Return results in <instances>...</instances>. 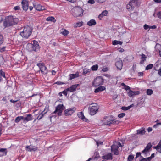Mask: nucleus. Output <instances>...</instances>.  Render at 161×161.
<instances>
[{
    "label": "nucleus",
    "mask_w": 161,
    "mask_h": 161,
    "mask_svg": "<svg viewBox=\"0 0 161 161\" xmlns=\"http://www.w3.org/2000/svg\"><path fill=\"white\" fill-rule=\"evenodd\" d=\"M17 22V19L14 18L13 16H8L6 18L5 21L3 23L4 27L9 26L15 25Z\"/></svg>",
    "instance_id": "nucleus-1"
},
{
    "label": "nucleus",
    "mask_w": 161,
    "mask_h": 161,
    "mask_svg": "<svg viewBox=\"0 0 161 161\" xmlns=\"http://www.w3.org/2000/svg\"><path fill=\"white\" fill-rule=\"evenodd\" d=\"M32 31L31 28L27 26L24 28L23 31L20 32V35L23 38L27 39L31 35Z\"/></svg>",
    "instance_id": "nucleus-2"
},
{
    "label": "nucleus",
    "mask_w": 161,
    "mask_h": 161,
    "mask_svg": "<svg viewBox=\"0 0 161 161\" xmlns=\"http://www.w3.org/2000/svg\"><path fill=\"white\" fill-rule=\"evenodd\" d=\"M83 12V10L80 7H76L73 8L71 10L72 15L75 17L81 16Z\"/></svg>",
    "instance_id": "nucleus-3"
},
{
    "label": "nucleus",
    "mask_w": 161,
    "mask_h": 161,
    "mask_svg": "<svg viewBox=\"0 0 161 161\" xmlns=\"http://www.w3.org/2000/svg\"><path fill=\"white\" fill-rule=\"evenodd\" d=\"M139 0H130L126 5V8L129 11L133 10L139 4Z\"/></svg>",
    "instance_id": "nucleus-4"
},
{
    "label": "nucleus",
    "mask_w": 161,
    "mask_h": 161,
    "mask_svg": "<svg viewBox=\"0 0 161 161\" xmlns=\"http://www.w3.org/2000/svg\"><path fill=\"white\" fill-rule=\"evenodd\" d=\"M27 47L30 51H36L39 49V47L37 41H32L31 43H28L27 45Z\"/></svg>",
    "instance_id": "nucleus-5"
},
{
    "label": "nucleus",
    "mask_w": 161,
    "mask_h": 161,
    "mask_svg": "<svg viewBox=\"0 0 161 161\" xmlns=\"http://www.w3.org/2000/svg\"><path fill=\"white\" fill-rule=\"evenodd\" d=\"M104 80L101 76H97L95 78L92 82V86L94 87H97L103 85L104 83Z\"/></svg>",
    "instance_id": "nucleus-6"
},
{
    "label": "nucleus",
    "mask_w": 161,
    "mask_h": 161,
    "mask_svg": "<svg viewBox=\"0 0 161 161\" xmlns=\"http://www.w3.org/2000/svg\"><path fill=\"white\" fill-rule=\"evenodd\" d=\"M113 116L110 115L105 117L103 120L104 124L105 125H110L115 121Z\"/></svg>",
    "instance_id": "nucleus-7"
},
{
    "label": "nucleus",
    "mask_w": 161,
    "mask_h": 161,
    "mask_svg": "<svg viewBox=\"0 0 161 161\" xmlns=\"http://www.w3.org/2000/svg\"><path fill=\"white\" fill-rule=\"evenodd\" d=\"M64 107L63 104H60L58 105L56 108L55 111L53 113L54 114H57L59 116H61Z\"/></svg>",
    "instance_id": "nucleus-8"
},
{
    "label": "nucleus",
    "mask_w": 161,
    "mask_h": 161,
    "mask_svg": "<svg viewBox=\"0 0 161 161\" xmlns=\"http://www.w3.org/2000/svg\"><path fill=\"white\" fill-rule=\"evenodd\" d=\"M37 65L39 68L40 69L42 74L46 75L47 74V70L44 63H39L37 64Z\"/></svg>",
    "instance_id": "nucleus-9"
},
{
    "label": "nucleus",
    "mask_w": 161,
    "mask_h": 161,
    "mask_svg": "<svg viewBox=\"0 0 161 161\" xmlns=\"http://www.w3.org/2000/svg\"><path fill=\"white\" fill-rule=\"evenodd\" d=\"M93 105L89 107L90 113L91 115H94L97 112L98 109V107L97 104L93 103Z\"/></svg>",
    "instance_id": "nucleus-10"
},
{
    "label": "nucleus",
    "mask_w": 161,
    "mask_h": 161,
    "mask_svg": "<svg viewBox=\"0 0 161 161\" xmlns=\"http://www.w3.org/2000/svg\"><path fill=\"white\" fill-rule=\"evenodd\" d=\"M76 109L75 107H73L65 109L64 111V114L66 116H70L75 111Z\"/></svg>",
    "instance_id": "nucleus-11"
},
{
    "label": "nucleus",
    "mask_w": 161,
    "mask_h": 161,
    "mask_svg": "<svg viewBox=\"0 0 161 161\" xmlns=\"http://www.w3.org/2000/svg\"><path fill=\"white\" fill-rule=\"evenodd\" d=\"M111 149L112 152L116 155H118L119 154V151H118V146L116 145L113 144L111 146Z\"/></svg>",
    "instance_id": "nucleus-12"
},
{
    "label": "nucleus",
    "mask_w": 161,
    "mask_h": 161,
    "mask_svg": "<svg viewBox=\"0 0 161 161\" xmlns=\"http://www.w3.org/2000/svg\"><path fill=\"white\" fill-rule=\"evenodd\" d=\"M21 4L23 10L26 11L29 7L28 1L26 0H23L21 2Z\"/></svg>",
    "instance_id": "nucleus-13"
},
{
    "label": "nucleus",
    "mask_w": 161,
    "mask_h": 161,
    "mask_svg": "<svg viewBox=\"0 0 161 161\" xmlns=\"http://www.w3.org/2000/svg\"><path fill=\"white\" fill-rule=\"evenodd\" d=\"M79 85L78 84L73 85L70 87L67 88V90L70 92H73L76 90Z\"/></svg>",
    "instance_id": "nucleus-14"
},
{
    "label": "nucleus",
    "mask_w": 161,
    "mask_h": 161,
    "mask_svg": "<svg viewBox=\"0 0 161 161\" xmlns=\"http://www.w3.org/2000/svg\"><path fill=\"white\" fill-rule=\"evenodd\" d=\"M33 119V117L31 114H28L27 115V116L26 117H24V123H26L27 122L31 121Z\"/></svg>",
    "instance_id": "nucleus-15"
},
{
    "label": "nucleus",
    "mask_w": 161,
    "mask_h": 161,
    "mask_svg": "<svg viewBox=\"0 0 161 161\" xmlns=\"http://www.w3.org/2000/svg\"><path fill=\"white\" fill-rule=\"evenodd\" d=\"M45 109L43 111L41 112L40 111L39 112V115L38 116L37 119L38 120H40L42 117H43L44 115L47 113V111H45Z\"/></svg>",
    "instance_id": "nucleus-16"
},
{
    "label": "nucleus",
    "mask_w": 161,
    "mask_h": 161,
    "mask_svg": "<svg viewBox=\"0 0 161 161\" xmlns=\"http://www.w3.org/2000/svg\"><path fill=\"white\" fill-rule=\"evenodd\" d=\"M115 65L118 69L121 70L123 66V62L122 60H119L117 61L115 63Z\"/></svg>",
    "instance_id": "nucleus-17"
},
{
    "label": "nucleus",
    "mask_w": 161,
    "mask_h": 161,
    "mask_svg": "<svg viewBox=\"0 0 161 161\" xmlns=\"http://www.w3.org/2000/svg\"><path fill=\"white\" fill-rule=\"evenodd\" d=\"M26 148H27L26 150L29 152L35 151H37L38 149L37 147H36L35 146H26Z\"/></svg>",
    "instance_id": "nucleus-18"
},
{
    "label": "nucleus",
    "mask_w": 161,
    "mask_h": 161,
    "mask_svg": "<svg viewBox=\"0 0 161 161\" xmlns=\"http://www.w3.org/2000/svg\"><path fill=\"white\" fill-rule=\"evenodd\" d=\"M77 115L79 118L82 119L84 121L86 122L88 120L85 117L83 113L82 112H79L77 114Z\"/></svg>",
    "instance_id": "nucleus-19"
},
{
    "label": "nucleus",
    "mask_w": 161,
    "mask_h": 161,
    "mask_svg": "<svg viewBox=\"0 0 161 161\" xmlns=\"http://www.w3.org/2000/svg\"><path fill=\"white\" fill-rule=\"evenodd\" d=\"M102 158L107 160H112L113 159L112 154L111 153H109L106 155L102 156Z\"/></svg>",
    "instance_id": "nucleus-20"
},
{
    "label": "nucleus",
    "mask_w": 161,
    "mask_h": 161,
    "mask_svg": "<svg viewBox=\"0 0 161 161\" xmlns=\"http://www.w3.org/2000/svg\"><path fill=\"white\" fill-rule=\"evenodd\" d=\"M7 152V149L6 148H0V157L5 156Z\"/></svg>",
    "instance_id": "nucleus-21"
},
{
    "label": "nucleus",
    "mask_w": 161,
    "mask_h": 161,
    "mask_svg": "<svg viewBox=\"0 0 161 161\" xmlns=\"http://www.w3.org/2000/svg\"><path fill=\"white\" fill-rule=\"evenodd\" d=\"M34 8L38 11H42L45 9L44 7L42 6L40 4H37L34 6Z\"/></svg>",
    "instance_id": "nucleus-22"
},
{
    "label": "nucleus",
    "mask_w": 161,
    "mask_h": 161,
    "mask_svg": "<svg viewBox=\"0 0 161 161\" xmlns=\"http://www.w3.org/2000/svg\"><path fill=\"white\" fill-rule=\"evenodd\" d=\"M141 56L140 64H143L146 60L147 57L146 55L143 53H142Z\"/></svg>",
    "instance_id": "nucleus-23"
},
{
    "label": "nucleus",
    "mask_w": 161,
    "mask_h": 161,
    "mask_svg": "<svg viewBox=\"0 0 161 161\" xmlns=\"http://www.w3.org/2000/svg\"><path fill=\"white\" fill-rule=\"evenodd\" d=\"M106 89L105 87L104 86H100L98 88L94 90L95 93H98Z\"/></svg>",
    "instance_id": "nucleus-24"
},
{
    "label": "nucleus",
    "mask_w": 161,
    "mask_h": 161,
    "mask_svg": "<svg viewBox=\"0 0 161 161\" xmlns=\"http://www.w3.org/2000/svg\"><path fill=\"white\" fill-rule=\"evenodd\" d=\"M79 76L78 74H71L69 75V79L68 80H71L72 79H74L75 78Z\"/></svg>",
    "instance_id": "nucleus-25"
},
{
    "label": "nucleus",
    "mask_w": 161,
    "mask_h": 161,
    "mask_svg": "<svg viewBox=\"0 0 161 161\" xmlns=\"http://www.w3.org/2000/svg\"><path fill=\"white\" fill-rule=\"evenodd\" d=\"M145 132L146 131L145 130V129L142 127L141 129L137 130V134L142 135L145 134Z\"/></svg>",
    "instance_id": "nucleus-26"
},
{
    "label": "nucleus",
    "mask_w": 161,
    "mask_h": 161,
    "mask_svg": "<svg viewBox=\"0 0 161 161\" xmlns=\"http://www.w3.org/2000/svg\"><path fill=\"white\" fill-rule=\"evenodd\" d=\"M154 148L159 152L161 153V140L157 145Z\"/></svg>",
    "instance_id": "nucleus-27"
},
{
    "label": "nucleus",
    "mask_w": 161,
    "mask_h": 161,
    "mask_svg": "<svg viewBox=\"0 0 161 161\" xmlns=\"http://www.w3.org/2000/svg\"><path fill=\"white\" fill-rule=\"evenodd\" d=\"M108 14V11L107 10H104L102 12L99 14L98 16V18L101 19V18L104 16H106Z\"/></svg>",
    "instance_id": "nucleus-28"
},
{
    "label": "nucleus",
    "mask_w": 161,
    "mask_h": 161,
    "mask_svg": "<svg viewBox=\"0 0 161 161\" xmlns=\"http://www.w3.org/2000/svg\"><path fill=\"white\" fill-rule=\"evenodd\" d=\"M87 25L90 26L94 25L96 24V22L94 19H91L87 22Z\"/></svg>",
    "instance_id": "nucleus-29"
},
{
    "label": "nucleus",
    "mask_w": 161,
    "mask_h": 161,
    "mask_svg": "<svg viewBox=\"0 0 161 161\" xmlns=\"http://www.w3.org/2000/svg\"><path fill=\"white\" fill-rule=\"evenodd\" d=\"M133 104H132L131 105L128 107L123 106L122 107L121 109L122 110H127L130 109L133 106Z\"/></svg>",
    "instance_id": "nucleus-30"
},
{
    "label": "nucleus",
    "mask_w": 161,
    "mask_h": 161,
    "mask_svg": "<svg viewBox=\"0 0 161 161\" xmlns=\"http://www.w3.org/2000/svg\"><path fill=\"white\" fill-rule=\"evenodd\" d=\"M46 20L47 21H52L53 22H55L56 21V20L55 18L52 16H50L48 17L46 19Z\"/></svg>",
    "instance_id": "nucleus-31"
},
{
    "label": "nucleus",
    "mask_w": 161,
    "mask_h": 161,
    "mask_svg": "<svg viewBox=\"0 0 161 161\" xmlns=\"http://www.w3.org/2000/svg\"><path fill=\"white\" fill-rule=\"evenodd\" d=\"M22 119L24 120V117L22 116H19L15 118V121L16 123H18Z\"/></svg>",
    "instance_id": "nucleus-32"
},
{
    "label": "nucleus",
    "mask_w": 161,
    "mask_h": 161,
    "mask_svg": "<svg viewBox=\"0 0 161 161\" xmlns=\"http://www.w3.org/2000/svg\"><path fill=\"white\" fill-rule=\"evenodd\" d=\"M98 65L97 64H95L93 65L91 67V69L92 71H96L98 69Z\"/></svg>",
    "instance_id": "nucleus-33"
},
{
    "label": "nucleus",
    "mask_w": 161,
    "mask_h": 161,
    "mask_svg": "<svg viewBox=\"0 0 161 161\" xmlns=\"http://www.w3.org/2000/svg\"><path fill=\"white\" fill-rule=\"evenodd\" d=\"M128 95L130 97H132L134 96V92L131 90H130L128 92H127Z\"/></svg>",
    "instance_id": "nucleus-34"
},
{
    "label": "nucleus",
    "mask_w": 161,
    "mask_h": 161,
    "mask_svg": "<svg viewBox=\"0 0 161 161\" xmlns=\"http://www.w3.org/2000/svg\"><path fill=\"white\" fill-rule=\"evenodd\" d=\"M112 43L114 45L118 44L121 45L122 44V42L121 41H113Z\"/></svg>",
    "instance_id": "nucleus-35"
},
{
    "label": "nucleus",
    "mask_w": 161,
    "mask_h": 161,
    "mask_svg": "<svg viewBox=\"0 0 161 161\" xmlns=\"http://www.w3.org/2000/svg\"><path fill=\"white\" fill-rule=\"evenodd\" d=\"M0 77L1 78H2V77L5 78V72L2 70H0Z\"/></svg>",
    "instance_id": "nucleus-36"
},
{
    "label": "nucleus",
    "mask_w": 161,
    "mask_h": 161,
    "mask_svg": "<svg viewBox=\"0 0 161 161\" xmlns=\"http://www.w3.org/2000/svg\"><path fill=\"white\" fill-rule=\"evenodd\" d=\"M153 67V65L152 64H150L147 65L146 67L145 70H148L152 68Z\"/></svg>",
    "instance_id": "nucleus-37"
},
{
    "label": "nucleus",
    "mask_w": 161,
    "mask_h": 161,
    "mask_svg": "<svg viewBox=\"0 0 161 161\" xmlns=\"http://www.w3.org/2000/svg\"><path fill=\"white\" fill-rule=\"evenodd\" d=\"M153 93V91L151 89H147V95H151Z\"/></svg>",
    "instance_id": "nucleus-38"
},
{
    "label": "nucleus",
    "mask_w": 161,
    "mask_h": 161,
    "mask_svg": "<svg viewBox=\"0 0 161 161\" xmlns=\"http://www.w3.org/2000/svg\"><path fill=\"white\" fill-rule=\"evenodd\" d=\"M61 33L63 35L65 36L67 35L68 34L69 31L67 30L64 29L61 32Z\"/></svg>",
    "instance_id": "nucleus-39"
},
{
    "label": "nucleus",
    "mask_w": 161,
    "mask_h": 161,
    "mask_svg": "<svg viewBox=\"0 0 161 161\" xmlns=\"http://www.w3.org/2000/svg\"><path fill=\"white\" fill-rule=\"evenodd\" d=\"M90 69H87V68H85L83 69V74L84 75H85L88 73L90 72Z\"/></svg>",
    "instance_id": "nucleus-40"
},
{
    "label": "nucleus",
    "mask_w": 161,
    "mask_h": 161,
    "mask_svg": "<svg viewBox=\"0 0 161 161\" xmlns=\"http://www.w3.org/2000/svg\"><path fill=\"white\" fill-rule=\"evenodd\" d=\"M134 158V156L133 155H129L127 158L128 161H131Z\"/></svg>",
    "instance_id": "nucleus-41"
},
{
    "label": "nucleus",
    "mask_w": 161,
    "mask_h": 161,
    "mask_svg": "<svg viewBox=\"0 0 161 161\" xmlns=\"http://www.w3.org/2000/svg\"><path fill=\"white\" fill-rule=\"evenodd\" d=\"M152 145L151 143H149L147 145L146 147H145L146 148H147V150H149L151 148Z\"/></svg>",
    "instance_id": "nucleus-42"
},
{
    "label": "nucleus",
    "mask_w": 161,
    "mask_h": 161,
    "mask_svg": "<svg viewBox=\"0 0 161 161\" xmlns=\"http://www.w3.org/2000/svg\"><path fill=\"white\" fill-rule=\"evenodd\" d=\"M68 91H69L67 90V88L64 89L63 91L62 92L65 96H66L67 94V92Z\"/></svg>",
    "instance_id": "nucleus-43"
},
{
    "label": "nucleus",
    "mask_w": 161,
    "mask_h": 161,
    "mask_svg": "<svg viewBox=\"0 0 161 161\" xmlns=\"http://www.w3.org/2000/svg\"><path fill=\"white\" fill-rule=\"evenodd\" d=\"M149 150H147V148H145V149L142 151V153L146 154L148 152Z\"/></svg>",
    "instance_id": "nucleus-44"
},
{
    "label": "nucleus",
    "mask_w": 161,
    "mask_h": 161,
    "mask_svg": "<svg viewBox=\"0 0 161 161\" xmlns=\"http://www.w3.org/2000/svg\"><path fill=\"white\" fill-rule=\"evenodd\" d=\"M55 84H57L58 85L67 84V83H64V82H61V81H57L55 83Z\"/></svg>",
    "instance_id": "nucleus-45"
},
{
    "label": "nucleus",
    "mask_w": 161,
    "mask_h": 161,
    "mask_svg": "<svg viewBox=\"0 0 161 161\" xmlns=\"http://www.w3.org/2000/svg\"><path fill=\"white\" fill-rule=\"evenodd\" d=\"M125 115V113H121V114H119L118 115V117L119 118H122Z\"/></svg>",
    "instance_id": "nucleus-46"
},
{
    "label": "nucleus",
    "mask_w": 161,
    "mask_h": 161,
    "mask_svg": "<svg viewBox=\"0 0 161 161\" xmlns=\"http://www.w3.org/2000/svg\"><path fill=\"white\" fill-rule=\"evenodd\" d=\"M3 58L2 56L0 54V65H1L3 62Z\"/></svg>",
    "instance_id": "nucleus-47"
},
{
    "label": "nucleus",
    "mask_w": 161,
    "mask_h": 161,
    "mask_svg": "<svg viewBox=\"0 0 161 161\" xmlns=\"http://www.w3.org/2000/svg\"><path fill=\"white\" fill-rule=\"evenodd\" d=\"M144 28L145 30H147L148 28L150 29V26L147 25L145 24L144 25Z\"/></svg>",
    "instance_id": "nucleus-48"
},
{
    "label": "nucleus",
    "mask_w": 161,
    "mask_h": 161,
    "mask_svg": "<svg viewBox=\"0 0 161 161\" xmlns=\"http://www.w3.org/2000/svg\"><path fill=\"white\" fill-rule=\"evenodd\" d=\"M144 75V73H143V72H139L138 73V76H143Z\"/></svg>",
    "instance_id": "nucleus-49"
},
{
    "label": "nucleus",
    "mask_w": 161,
    "mask_h": 161,
    "mask_svg": "<svg viewBox=\"0 0 161 161\" xmlns=\"http://www.w3.org/2000/svg\"><path fill=\"white\" fill-rule=\"evenodd\" d=\"M14 9L15 10H20V7L19 6H16L14 7Z\"/></svg>",
    "instance_id": "nucleus-50"
},
{
    "label": "nucleus",
    "mask_w": 161,
    "mask_h": 161,
    "mask_svg": "<svg viewBox=\"0 0 161 161\" xmlns=\"http://www.w3.org/2000/svg\"><path fill=\"white\" fill-rule=\"evenodd\" d=\"M108 70V69L107 67H103L102 69V71L103 72H105Z\"/></svg>",
    "instance_id": "nucleus-51"
},
{
    "label": "nucleus",
    "mask_w": 161,
    "mask_h": 161,
    "mask_svg": "<svg viewBox=\"0 0 161 161\" xmlns=\"http://www.w3.org/2000/svg\"><path fill=\"white\" fill-rule=\"evenodd\" d=\"M130 87L129 86H128L126 85L125 87H124V89L125 90L127 91L128 90H130Z\"/></svg>",
    "instance_id": "nucleus-52"
},
{
    "label": "nucleus",
    "mask_w": 161,
    "mask_h": 161,
    "mask_svg": "<svg viewBox=\"0 0 161 161\" xmlns=\"http://www.w3.org/2000/svg\"><path fill=\"white\" fill-rule=\"evenodd\" d=\"M88 3L91 4H93L94 3V0H89L88 1Z\"/></svg>",
    "instance_id": "nucleus-53"
},
{
    "label": "nucleus",
    "mask_w": 161,
    "mask_h": 161,
    "mask_svg": "<svg viewBox=\"0 0 161 161\" xmlns=\"http://www.w3.org/2000/svg\"><path fill=\"white\" fill-rule=\"evenodd\" d=\"M158 17L160 19H161V11L159 12L157 14Z\"/></svg>",
    "instance_id": "nucleus-54"
},
{
    "label": "nucleus",
    "mask_w": 161,
    "mask_h": 161,
    "mask_svg": "<svg viewBox=\"0 0 161 161\" xmlns=\"http://www.w3.org/2000/svg\"><path fill=\"white\" fill-rule=\"evenodd\" d=\"M105 0H95L96 2L99 3H102L104 2Z\"/></svg>",
    "instance_id": "nucleus-55"
},
{
    "label": "nucleus",
    "mask_w": 161,
    "mask_h": 161,
    "mask_svg": "<svg viewBox=\"0 0 161 161\" xmlns=\"http://www.w3.org/2000/svg\"><path fill=\"white\" fill-rule=\"evenodd\" d=\"M140 93V92L139 91H136L134 92V96L136 95H138Z\"/></svg>",
    "instance_id": "nucleus-56"
},
{
    "label": "nucleus",
    "mask_w": 161,
    "mask_h": 161,
    "mask_svg": "<svg viewBox=\"0 0 161 161\" xmlns=\"http://www.w3.org/2000/svg\"><path fill=\"white\" fill-rule=\"evenodd\" d=\"M141 158L142 159L140 160V161H147L146 158H143L142 156H141Z\"/></svg>",
    "instance_id": "nucleus-57"
},
{
    "label": "nucleus",
    "mask_w": 161,
    "mask_h": 161,
    "mask_svg": "<svg viewBox=\"0 0 161 161\" xmlns=\"http://www.w3.org/2000/svg\"><path fill=\"white\" fill-rule=\"evenodd\" d=\"M140 156H142L141 155V153L140 152H137L136 154V158H138Z\"/></svg>",
    "instance_id": "nucleus-58"
},
{
    "label": "nucleus",
    "mask_w": 161,
    "mask_h": 161,
    "mask_svg": "<svg viewBox=\"0 0 161 161\" xmlns=\"http://www.w3.org/2000/svg\"><path fill=\"white\" fill-rule=\"evenodd\" d=\"M6 48V47H3L2 48H1L0 49V51L1 52H3L5 51V48Z\"/></svg>",
    "instance_id": "nucleus-59"
},
{
    "label": "nucleus",
    "mask_w": 161,
    "mask_h": 161,
    "mask_svg": "<svg viewBox=\"0 0 161 161\" xmlns=\"http://www.w3.org/2000/svg\"><path fill=\"white\" fill-rule=\"evenodd\" d=\"M152 130V129L151 127H149L147 129V131L148 132H150Z\"/></svg>",
    "instance_id": "nucleus-60"
},
{
    "label": "nucleus",
    "mask_w": 161,
    "mask_h": 161,
    "mask_svg": "<svg viewBox=\"0 0 161 161\" xmlns=\"http://www.w3.org/2000/svg\"><path fill=\"white\" fill-rule=\"evenodd\" d=\"M150 28L155 29L156 28V25H153V26H150Z\"/></svg>",
    "instance_id": "nucleus-61"
},
{
    "label": "nucleus",
    "mask_w": 161,
    "mask_h": 161,
    "mask_svg": "<svg viewBox=\"0 0 161 161\" xmlns=\"http://www.w3.org/2000/svg\"><path fill=\"white\" fill-rule=\"evenodd\" d=\"M2 100L4 101H5V102L7 101V97H3V98L2 99Z\"/></svg>",
    "instance_id": "nucleus-62"
},
{
    "label": "nucleus",
    "mask_w": 161,
    "mask_h": 161,
    "mask_svg": "<svg viewBox=\"0 0 161 161\" xmlns=\"http://www.w3.org/2000/svg\"><path fill=\"white\" fill-rule=\"evenodd\" d=\"M155 2L157 3H161V0H154Z\"/></svg>",
    "instance_id": "nucleus-63"
},
{
    "label": "nucleus",
    "mask_w": 161,
    "mask_h": 161,
    "mask_svg": "<svg viewBox=\"0 0 161 161\" xmlns=\"http://www.w3.org/2000/svg\"><path fill=\"white\" fill-rule=\"evenodd\" d=\"M118 97V96L117 95H114L113 96V98L114 99H116Z\"/></svg>",
    "instance_id": "nucleus-64"
}]
</instances>
